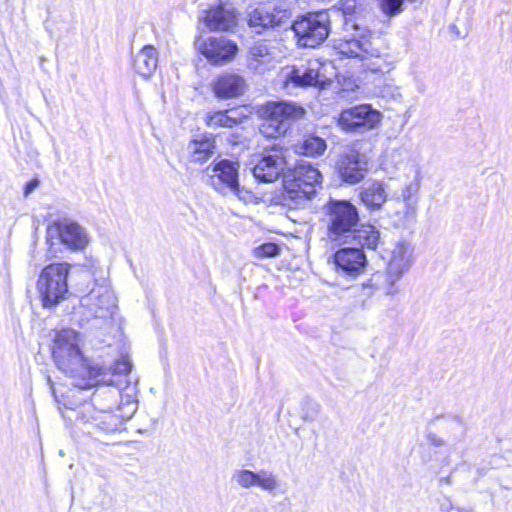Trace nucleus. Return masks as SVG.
<instances>
[{
  "instance_id": "17",
  "label": "nucleus",
  "mask_w": 512,
  "mask_h": 512,
  "mask_svg": "<svg viewBox=\"0 0 512 512\" xmlns=\"http://www.w3.org/2000/svg\"><path fill=\"white\" fill-rule=\"evenodd\" d=\"M338 274L355 278L365 270L367 259L361 248L345 247L334 254Z\"/></svg>"
},
{
  "instance_id": "11",
  "label": "nucleus",
  "mask_w": 512,
  "mask_h": 512,
  "mask_svg": "<svg viewBox=\"0 0 512 512\" xmlns=\"http://www.w3.org/2000/svg\"><path fill=\"white\" fill-rule=\"evenodd\" d=\"M381 113L370 104H359L341 111L338 126L350 134H364L375 129L381 122Z\"/></svg>"
},
{
  "instance_id": "28",
  "label": "nucleus",
  "mask_w": 512,
  "mask_h": 512,
  "mask_svg": "<svg viewBox=\"0 0 512 512\" xmlns=\"http://www.w3.org/2000/svg\"><path fill=\"white\" fill-rule=\"evenodd\" d=\"M213 142L209 139L194 140L189 143L188 150L193 162L202 163L214 154Z\"/></svg>"
},
{
  "instance_id": "34",
  "label": "nucleus",
  "mask_w": 512,
  "mask_h": 512,
  "mask_svg": "<svg viewBox=\"0 0 512 512\" xmlns=\"http://www.w3.org/2000/svg\"><path fill=\"white\" fill-rule=\"evenodd\" d=\"M38 186V180H32L28 182L25 186L24 194L25 196L29 195L36 187Z\"/></svg>"
},
{
  "instance_id": "35",
  "label": "nucleus",
  "mask_w": 512,
  "mask_h": 512,
  "mask_svg": "<svg viewBox=\"0 0 512 512\" xmlns=\"http://www.w3.org/2000/svg\"><path fill=\"white\" fill-rule=\"evenodd\" d=\"M47 383L50 386L51 392L55 395V388L50 376L47 377Z\"/></svg>"
},
{
  "instance_id": "19",
  "label": "nucleus",
  "mask_w": 512,
  "mask_h": 512,
  "mask_svg": "<svg viewBox=\"0 0 512 512\" xmlns=\"http://www.w3.org/2000/svg\"><path fill=\"white\" fill-rule=\"evenodd\" d=\"M320 63L310 62L308 67H293L283 71L284 83H290L296 87L323 86L326 82L324 75L320 73Z\"/></svg>"
},
{
  "instance_id": "29",
  "label": "nucleus",
  "mask_w": 512,
  "mask_h": 512,
  "mask_svg": "<svg viewBox=\"0 0 512 512\" xmlns=\"http://www.w3.org/2000/svg\"><path fill=\"white\" fill-rule=\"evenodd\" d=\"M233 111H217L207 116V125L212 129L224 127L232 128L238 124L237 119L230 113Z\"/></svg>"
},
{
  "instance_id": "26",
  "label": "nucleus",
  "mask_w": 512,
  "mask_h": 512,
  "mask_svg": "<svg viewBox=\"0 0 512 512\" xmlns=\"http://www.w3.org/2000/svg\"><path fill=\"white\" fill-rule=\"evenodd\" d=\"M361 200L370 209H380L387 201L386 187L381 182L369 184L361 192Z\"/></svg>"
},
{
  "instance_id": "30",
  "label": "nucleus",
  "mask_w": 512,
  "mask_h": 512,
  "mask_svg": "<svg viewBox=\"0 0 512 512\" xmlns=\"http://www.w3.org/2000/svg\"><path fill=\"white\" fill-rule=\"evenodd\" d=\"M382 12L389 17L395 16L403 10V0H377Z\"/></svg>"
},
{
  "instance_id": "8",
  "label": "nucleus",
  "mask_w": 512,
  "mask_h": 512,
  "mask_svg": "<svg viewBox=\"0 0 512 512\" xmlns=\"http://www.w3.org/2000/svg\"><path fill=\"white\" fill-rule=\"evenodd\" d=\"M69 270L70 265L67 263H54L41 271L37 288L44 307H54L65 299L68 293Z\"/></svg>"
},
{
  "instance_id": "23",
  "label": "nucleus",
  "mask_w": 512,
  "mask_h": 512,
  "mask_svg": "<svg viewBox=\"0 0 512 512\" xmlns=\"http://www.w3.org/2000/svg\"><path fill=\"white\" fill-rule=\"evenodd\" d=\"M216 97L221 99L235 98L242 95L246 88L243 77L233 73L219 76L212 84Z\"/></svg>"
},
{
  "instance_id": "20",
  "label": "nucleus",
  "mask_w": 512,
  "mask_h": 512,
  "mask_svg": "<svg viewBox=\"0 0 512 512\" xmlns=\"http://www.w3.org/2000/svg\"><path fill=\"white\" fill-rule=\"evenodd\" d=\"M273 48L264 41L254 43L247 52L246 67L255 74H264L275 67Z\"/></svg>"
},
{
  "instance_id": "5",
  "label": "nucleus",
  "mask_w": 512,
  "mask_h": 512,
  "mask_svg": "<svg viewBox=\"0 0 512 512\" xmlns=\"http://www.w3.org/2000/svg\"><path fill=\"white\" fill-rule=\"evenodd\" d=\"M407 170L406 179L401 185L400 192L392 194L390 199L394 206L396 221L404 227L416 220L422 182L420 168L417 164L410 163Z\"/></svg>"
},
{
  "instance_id": "18",
  "label": "nucleus",
  "mask_w": 512,
  "mask_h": 512,
  "mask_svg": "<svg viewBox=\"0 0 512 512\" xmlns=\"http://www.w3.org/2000/svg\"><path fill=\"white\" fill-rule=\"evenodd\" d=\"M286 161L282 150L273 148L254 166V177L264 183L274 182L284 171Z\"/></svg>"
},
{
  "instance_id": "32",
  "label": "nucleus",
  "mask_w": 512,
  "mask_h": 512,
  "mask_svg": "<svg viewBox=\"0 0 512 512\" xmlns=\"http://www.w3.org/2000/svg\"><path fill=\"white\" fill-rule=\"evenodd\" d=\"M320 412V406L313 402H306L303 407L301 418L304 421H314L316 420L318 414Z\"/></svg>"
},
{
  "instance_id": "4",
  "label": "nucleus",
  "mask_w": 512,
  "mask_h": 512,
  "mask_svg": "<svg viewBox=\"0 0 512 512\" xmlns=\"http://www.w3.org/2000/svg\"><path fill=\"white\" fill-rule=\"evenodd\" d=\"M413 263V248L406 240H399L389 249V257L385 273L374 274L367 282L362 284V289L369 291H381L385 295L393 296L398 292L396 283L410 269Z\"/></svg>"
},
{
  "instance_id": "36",
  "label": "nucleus",
  "mask_w": 512,
  "mask_h": 512,
  "mask_svg": "<svg viewBox=\"0 0 512 512\" xmlns=\"http://www.w3.org/2000/svg\"><path fill=\"white\" fill-rule=\"evenodd\" d=\"M440 481H441V482H445L446 484H449V483H450V479H449V477L442 478Z\"/></svg>"
},
{
  "instance_id": "14",
  "label": "nucleus",
  "mask_w": 512,
  "mask_h": 512,
  "mask_svg": "<svg viewBox=\"0 0 512 512\" xmlns=\"http://www.w3.org/2000/svg\"><path fill=\"white\" fill-rule=\"evenodd\" d=\"M197 50L212 64L222 65L232 61L237 52V44L220 36L200 37L195 41Z\"/></svg>"
},
{
  "instance_id": "6",
  "label": "nucleus",
  "mask_w": 512,
  "mask_h": 512,
  "mask_svg": "<svg viewBox=\"0 0 512 512\" xmlns=\"http://www.w3.org/2000/svg\"><path fill=\"white\" fill-rule=\"evenodd\" d=\"M321 184L322 174L318 168L303 161L285 176V199L295 207L303 206L316 195Z\"/></svg>"
},
{
  "instance_id": "13",
  "label": "nucleus",
  "mask_w": 512,
  "mask_h": 512,
  "mask_svg": "<svg viewBox=\"0 0 512 512\" xmlns=\"http://www.w3.org/2000/svg\"><path fill=\"white\" fill-rule=\"evenodd\" d=\"M117 298L108 282H96L81 298V305L91 316L99 319L111 318L117 308Z\"/></svg>"
},
{
  "instance_id": "15",
  "label": "nucleus",
  "mask_w": 512,
  "mask_h": 512,
  "mask_svg": "<svg viewBox=\"0 0 512 512\" xmlns=\"http://www.w3.org/2000/svg\"><path fill=\"white\" fill-rule=\"evenodd\" d=\"M232 481L242 489L259 488L270 495H276L281 488L279 477L270 470L236 469L231 477Z\"/></svg>"
},
{
  "instance_id": "21",
  "label": "nucleus",
  "mask_w": 512,
  "mask_h": 512,
  "mask_svg": "<svg viewBox=\"0 0 512 512\" xmlns=\"http://www.w3.org/2000/svg\"><path fill=\"white\" fill-rule=\"evenodd\" d=\"M334 49L343 56L359 58L360 60L380 57V50L374 48L370 40L365 36L361 38L339 39L335 41Z\"/></svg>"
},
{
  "instance_id": "3",
  "label": "nucleus",
  "mask_w": 512,
  "mask_h": 512,
  "mask_svg": "<svg viewBox=\"0 0 512 512\" xmlns=\"http://www.w3.org/2000/svg\"><path fill=\"white\" fill-rule=\"evenodd\" d=\"M324 221L330 241L346 242L352 239L361 247L376 249L380 242V232L372 225L357 228L359 214L357 208L346 200H330L325 206Z\"/></svg>"
},
{
  "instance_id": "22",
  "label": "nucleus",
  "mask_w": 512,
  "mask_h": 512,
  "mask_svg": "<svg viewBox=\"0 0 512 512\" xmlns=\"http://www.w3.org/2000/svg\"><path fill=\"white\" fill-rule=\"evenodd\" d=\"M201 20L209 30L230 31L237 25V16L233 8L223 4L203 11Z\"/></svg>"
},
{
  "instance_id": "16",
  "label": "nucleus",
  "mask_w": 512,
  "mask_h": 512,
  "mask_svg": "<svg viewBox=\"0 0 512 512\" xmlns=\"http://www.w3.org/2000/svg\"><path fill=\"white\" fill-rule=\"evenodd\" d=\"M336 171L343 182L357 184L368 171L367 157L354 149L347 150L339 156Z\"/></svg>"
},
{
  "instance_id": "7",
  "label": "nucleus",
  "mask_w": 512,
  "mask_h": 512,
  "mask_svg": "<svg viewBox=\"0 0 512 512\" xmlns=\"http://www.w3.org/2000/svg\"><path fill=\"white\" fill-rule=\"evenodd\" d=\"M262 123L260 133L267 138H278L286 134L291 125L303 118L305 110L294 102H269L260 110Z\"/></svg>"
},
{
  "instance_id": "10",
  "label": "nucleus",
  "mask_w": 512,
  "mask_h": 512,
  "mask_svg": "<svg viewBox=\"0 0 512 512\" xmlns=\"http://www.w3.org/2000/svg\"><path fill=\"white\" fill-rule=\"evenodd\" d=\"M239 164L230 160H221L213 166H209L206 172L210 185L223 195H235L240 200L248 201L251 194L240 188L238 183Z\"/></svg>"
},
{
  "instance_id": "1",
  "label": "nucleus",
  "mask_w": 512,
  "mask_h": 512,
  "mask_svg": "<svg viewBox=\"0 0 512 512\" xmlns=\"http://www.w3.org/2000/svg\"><path fill=\"white\" fill-rule=\"evenodd\" d=\"M83 338L74 329L55 331L52 338V357L57 368L72 379V384L80 389H88L99 384H114L113 376L129 374L132 362L122 357L109 367L91 366L84 356Z\"/></svg>"
},
{
  "instance_id": "37",
  "label": "nucleus",
  "mask_w": 512,
  "mask_h": 512,
  "mask_svg": "<svg viewBox=\"0 0 512 512\" xmlns=\"http://www.w3.org/2000/svg\"><path fill=\"white\" fill-rule=\"evenodd\" d=\"M454 512H470L462 508H456Z\"/></svg>"
},
{
  "instance_id": "24",
  "label": "nucleus",
  "mask_w": 512,
  "mask_h": 512,
  "mask_svg": "<svg viewBox=\"0 0 512 512\" xmlns=\"http://www.w3.org/2000/svg\"><path fill=\"white\" fill-rule=\"evenodd\" d=\"M133 66L135 71L145 77H150L158 66V52L152 45H145L134 56Z\"/></svg>"
},
{
  "instance_id": "27",
  "label": "nucleus",
  "mask_w": 512,
  "mask_h": 512,
  "mask_svg": "<svg viewBox=\"0 0 512 512\" xmlns=\"http://www.w3.org/2000/svg\"><path fill=\"white\" fill-rule=\"evenodd\" d=\"M327 149L326 141L318 136L309 135L297 145V152L309 157L321 156Z\"/></svg>"
},
{
  "instance_id": "2",
  "label": "nucleus",
  "mask_w": 512,
  "mask_h": 512,
  "mask_svg": "<svg viewBox=\"0 0 512 512\" xmlns=\"http://www.w3.org/2000/svg\"><path fill=\"white\" fill-rule=\"evenodd\" d=\"M128 374L113 376L114 386L100 392L107 398V403H100L99 410L92 405H85L78 414V420L84 425H92L95 429L104 433H114L122 429L124 422L130 419L138 408L137 381L132 383L127 379Z\"/></svg>"
},
{
  "instance_id": "9",
  "label": "nucleus",
  "mask_w": 512,
  "mask_h": 512,
  "mask_svg": "<svg viewBox=\"0 0 512 512\" xmlns=\"http://www.w3.org/2000/svg\"><path fill=\"white\" fill-rule=\"evenodd\" d=\"M46 240L50 249L58 244L72 252L84 250L90 238L87 230L71 218H60L51 222L46 229Z\"/></svg>"
},
{
  "instance_id": "33",
  "label": "nucleus",
  "mask_w": 512,
  "mask_h": 512,
  "mask_svg": "<svg viewBox=\"0 0 512 512\" xmlns=\"http://www.w3.org/2000/svg\"><path fill=\"white\" fill-rule=\"evenodd\" d=\"M457 507H454L452 501L449 498H444L440 502V510L442 512H454Z\"/></svg>"
},
{
  "instance_id": "12",
  "label": "nucleus",
  "mask_w": 512,
  "mask_h": 512,
  "mask_svg": "<svg viewBox=\"0 0 512 512\" xmlns=\"http://www.w3.org/2000/svg\"><path fill=\"white\" fill-rule=\"evenodd\" d=\"M292 29L300 46L315 48L329 35V16L326 12L308 14L296 20Z\"/></svg>"
},
{
  "instance_id": "38",
  "label": "nucleus",
  "mask_w": 512,
  "mask_h": 512,
  "mask_svg": "<svg viewBox=\"0 0 512 512\" xmlns=\"http://www.w3.org/2000/svg\"><path fill=\"white\" fill-rule=\"evenodd\" d=\"M87 433L91 434V435L94 434V432L92 430H90V429H87Z\"/></svg>"
},
{
  "instance_id": "31",
  "label": "nucleus",
  "mask_w": 512,
  "mask_h": 512,
  "mask_svg": "<svg viewBox=\"0 0 512 512\" xmlns=\"http://www.w3.org/2000/svg\"><path fill=\"white\" fill-rule=\"evenodd\" d=\"M257 258L275 257L279 254V247L274 243H265L254 250Z\"/></svg>"
},
{
  "instance_id": "25",
  "label": "nucleus",
  "mask_w": 512,
  "mask_h": 512,
  "mask_svg": "<svg viewBox=\"0 0 512 512\" xmlns=\"http://www.w3.org/2000/svg\"><path fill=\"white\" fill-rule=\"evenodd\" d=\"M283 16L281 11L274 13L264 7L256 8L250 13L249 26L254 28L257 33H261L265 28L280 25Z\"/></svg>"
}]
</instances>
